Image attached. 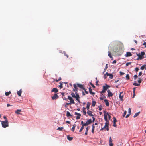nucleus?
<instances>
[{
	"mask_svg": "<svg viewBox=\"0 0 146 146\" xmlns=\"http://www.w3.org/2000/svg\"><path fill=\"white\" fill-rule=\"evenodd\" d=\"M61 82H60V85H59V87L60 88V89L62 88H63V86H62V84L61 83Z\"/></svg>",
	"mask_w": 146,
	"mask_h": 146,
	"instance_id": "nucleus-32",
	"label": "nucleus"
},
{
	"mask_svg": "<svg viewBox=\"0 0 146 146\" xmlns=\"http://www.w3.org/2000/svg\"><path fill=\"white\" fill-rule=\"evenodd\" d=\"M139 70V69L137 67H136V68H135V71L136 72H138Z\"/></svg>",
	"mask_w": 146,
	"mask_h": 146,
	"instance_id": "nucleus-48",
	"label": "nucleus"
},
{
	"mask_svg": "<svg viewBox=\"0 0 146 146\" xmlns=\"http://www.w3.org/2000/svg\"><path fill=\"white\" fill-rule=\"evenodd\" d=\"M113 126L114 127H116L117 125L116 124V123L113 122Z\"/></svg>",
	"mask_w": 146,
	"mask_h": 146,
	"instance_id": "nucleus-46",
	"label": "nucleus"
},
{
	"mask_svg": "<svg viewBox=\"0 0 146 146\" xmlns=\"http://www.w3.org/2000/svg\"><path fill=\"white\" fill-rule=\"evenodd\" d=\"M145 54V53L144 52H142L141 53V54H140L141 55H142L143 56Z\"/></svg>",
	"mask_w": 146,
	"mask_h": 146,
	"instance_id": "nucleus-44",
	"label": "nucleus"
},
{
	"mask_svg": "<svg viewBox=\"0 0 146 146\" xmlns=\"http://www.w3.org/2000/svg\"><path fill=\"white\" fill-rule=\"evenodd\" d=\"M55 81H56V82H58V80H57V79H56V80L54 79L53 82H54Z\"/></svg>",
	"mask_w": 146,
	"mask_h": 146,
	"instance_id": "nucleus-60",
	"label": "nucleus"
},
{
	"mask_svg": "<svg viewBox=\"0 0 146 146\" xmlns=\"http://www.w3.org/2000/svg\"><path fill=\"white\" fill-rule=\"evenodd\" d=\"M94 128H95V127L94 125L93 124L92 125V133H93L94 132Z\"/></svg>",
	"mask_w": 146,
	"mask_h": 146,
	"instance_id": "nucleus-34",
	"label": "nucleus"
},
{
	"mask_svg": "<svg viewBox=\"0 0 146 146\" xmlns=\"http://www.w3.org/2000/svg\"><path fill=\"white\" fill-rule=\"evenodd\" d=\"M140 112H138L136 113L134 115L133 117L135 118L137 116L139 115V114L140 113Z\"/></svg>",
	"mask_w": 146,
	"mask_h": 146,
	"instance_id": "nucleus-25",
	"label": "nucleus"
},
{
	"mask_svg": "<svg viewBox=\"0 0 146 146\" xmlns=\"http://www.w3.org/2000/svg\"><path fill=\"white\" fill-rule=\"evenodd\" d=\"M63 129V127H58L57 129V130H58L59 131H62V130Z\"/></svg>",
	"mask_w": 146,
	"mask_h": 146,
	"instance_id": "nucleus-37",
	"label": "nucleus"
},
{
	"mask_svg": "<svg viewBox=\"0 0 146 146\" xmlns=\"http://www.w3.org/2000/svg\"><path fill=\"white\" fill-rule=\"evenodd\" d=\"M92 112L90 111H88L87 113L89 116H93V115L92 114Z\"/></svg>",
	"mask_w": 146,
	"mask_h": 146,
	"instance_id": "nucleus-15",
	"label": "nucleus"
},
{
	"mask_svg": "<svg viewBox=\"0 0 146 146\" xmlns=\"http://www.w3.org/2000/svg\"><path fill=\"white\" fill-rule=\"evenodd\" d=\"M112 140L111 138V137H110V144H109V145L110 146H113V144L112 143Z\"/></svg>",
	"mask_w": 146,
	"mask_h": 146,
	"instance_id": "nucleus-14",
	"label": "nucleus"
},
{
	"mask_svg": "<svg viewBox=\"0 0 146 146\" xmlns=\"http://www.w3.org/2000/svg\"><path fill=\"white\" fill-rule=\"evenodd\" d=\"M104 78L105 79H106L107 78V77L106 76V73L105 74L104 73Z\"/></svg>",
	"mask_w": 146,
	"mask_h": 146,
	"instance_id": "nucleus-52",
	"label": "nucleus"
},
{
	"mask_svg": "<svg viewBox=\"0 0 146 146\" xmlns=\"http://www.w3.org/2000/svg\"><path fill=\"white\" fill-rule=\"evenodd\" d=\"M75 114L78 115L76 117L77 119H80V116H81V115L80 113L75 112Z\"/></svg>",
	"mask_w": 146,
	"mask_h": 146,
	"instance_id": "nucleus-12",
	"label": "nucleus"
},
{
	"mask_svg": "<svg viewBox=\"0 0 146 146\" xmlns=\"http://www.w3.org/2000/svg\"><path fill=\"white\" fill-rule=\"evenodd\" d=\"M126 78L127 80H129V74H127L126 76Z\"/></svg>",
	"mask_w": 146,
	"mask_h": 146,
	"instance_id": "nucleus-33",
	"label": "nucleus"
},
{
	"mask_svg": "<svg viewBox=\"0 0 146 146\" xmlns=\"http://www.w3.org/2000/svg\"><path fill=\"white\" fill-rule=\"evenodd\" d=\"M58 96L56 94H54L53 96L52 97V99L54 100L58 99Z\"/></svg>",
	"mask_w": 146,
	"mask_h": 146,
	"instance_id": "nucleus-10",
	"label": "nucleus"
},
{
	"mask_svg": "<svg viewBox=\"0 0 146 146\" xmlns=\"http://www.w3.org/2000/svg\"><path fill=\"white\" fill-rule=\"evenodd\" d=\"M113 122L114 123H116L117 121V120L116 118L115 117H114L113 118Z\"/></svg>",
	"mask_w": 146,
	"mask_h": 146,
	"instance_id": "nucleus-43",
	"label": "nucleus"
},
{
	"mask_svg": "<svg viewBox=\"0 0 146 146\" xmlns=\"http://www.w3.org/2000/svg\"><path fill=\"white\" fill-rule=\"evenodd\" d=\"M11 92L10 91L8 92H6L5 93V94L6 96H8L11 94Z\"/></svg>",
	"mask_w": 146,
	"mask_h": 146,
	"instance_id": "nucleus-28",
	"label": "nucleus"
},
{
	"mask_svg": "<svg viewBox=\"0 0 146 146\" xmlns=\"http://www.w3.org/2000/svg\"><path fill=\"white\" fill-rule=\"evenodd\" d=\"M92 118H93V122H94L95 120V118L94 117H92Z\"/></svg>",
	"mask_w": 146,
	"mask_h": 146,
	"instance_id": "nucleus-63",
	"label": "nucleus"
},
{
	"mask_svg": "<svg viewBox=\"0 0 146 146\" xmlns=\"http://www.w3.org/2000/svg\"><path fill=\"white\" fill-rule=\"evenodd\" d=\"M106 98V96H103L102 98L101 97V100H102L103 98Z\"/></svg>",
	"mask_w": 146,
	"mask_h": 146,
	"instance_id": "nucleus-55",
	"label": "nucleus"
},
{
	"mask_svg": "<svg viewBox=\"0 0 146 146\" xmlns=\"http://www.w3.org/2000/svg\"><path fill=\"white\" fill-rule=\"evenodd\" d=\"M124 95V93H123V92H120V93L119 96V97L120 99L122 101L123 100V98Z\"/></svg>",
	"mask_w": 146,
	"mask_h": 146,
	"instance_id": "nucleus-5",
	"label": "nucleus"
},
{
	"mask_svg": "<svg viewBox=\"0 0 146 146\" xmlns=\"http://www.w3.org/2000/svg\"><path fill=\"white\" fill-rule=\"evenodd\" d=\"M110 87V86L106 84H105L104 85L102 86L103 89L101 91V93H104L106 92V91Z\"/></svg>",
	"mask_w": 146,
	"mask_h": 146,
	"instance_id": "nucleus-3",
	"label": "nucleus"
},
{
	"mask_svg": "<svg viewBox=\"0 0 146 146\" xmlns=\"http://www.w3.org/2000/svg\"><path fill=\"white\" fill-rule=\"evenodd\" d=\"M135 88H133V93H135Z\"/></svg>",
	"mask_w": 146,
	"mask_h": 146,
	"instance_id": "nucleus-57",
	"label": "nucleus"
},
{
	"mask_svg": "<svg viewBox=\"0 0 146 146\" xmlns=\"http://www.w3.org/2000/svg\"><path fill=\"white\" fill-rule=\"evenodd\" d=\"M3 118H4V119H5V120H7V117H6L5 116H4L3 117Z\"/></svg>",
	"mask_w": 146,
	"mask_h": 146,
	"instance_id": "nucleus-56",
	"label": "nucleus"
},
{
	"mask_svg": "<svg viewBox=\"0 0 146 146\" xmlns=\"http://www.w3.org/2000/svg\"><path fill=\"white\" fill-rule=\"evenodd\" d=\"M90 84L93 88H95V86L92 83L90 82Z\"/></svg>",
	"mask_w": 146,
	"mask_h": 146,
	"instance_id": "nucleus-40",
	"label": "nucleus"
},
{
	"mask_svg": "<svg viewBox=\"0 0 146 146\" xmlns=\"http://www.w3.org/2000/svg\"><path fill=\"white\" fill-rule=\"evenodd\" d=\"M128 112L130 114H131V110L130 108H129L128 110Z\"/></svg>",
	"mask_w": 146,
	"mask_h": 146,
	"instance_id": "nucleus-51",
	"label": "nucleus"
},
{
	"mask_svg": "<svg viewBox=\"0 0 146 146\" xmlns=\"http://www.w3.org/2000/svg\"><path fill=\"white\" fill-rule=\"evenodd\" d=\"M22 92V91L21 89H20L19 91L17 92V94L19 96H21Z\"/></svg>",
	"mask_w": 146,
	"mask_h": 146,
	"instance_id": "nucleus-17",
	"label": "nucleus"
},
{
	"mask_svg": "<svg viewBox=\"0 0 146 146\" xmlns=\"http://www.w3.org/2000/svg\"><path fill=\"white\" fill-rule=\"evenodd\" d=\"M96 104V102L95 101H92V106L94 107L95 105Z\"/></svg>",
	"mask_w": 146,
	"mask_h": 146,
	"instance_id": "nucleus-36",
	"label": "nucleus"
},
{
	"mask_svg": "<svg viewBox=\"0 0 146 146\" xmlns=\"http://www.w3.org/2000/svg\"><path fill=\"white\" fill-rule=\"evenodd\" d=\"M146 66V65H144L143 66H142L141 67L140 69L141 70H144L145 68V67Z\"/></svg>",
	"mask_w": 146,
	"mask_h": 146,
	"instance_id": "nucleus-29",
	"label": "nucleus"
},
{
	"mask_svg": "<svg viewBox=\"0 0 146 146\" xmlns=\"http://www.w3.org/2000/svg\"><path fill=\"white\" fill-rule=\"evenodd\" d=\"M91 103L89 102H88L87 104L86 108L88 111L89 110L90 108V105Z\"/></svg>",
	"mask_w": 146,
	"mask_h": 146,
	"instance_id": "nucleus-16",
	"label": "nucleus"
},
{
	"mask_svg": "<svg viewBox=\"0 0 146 146\" xmlns=\"http://www.w3.org/2000/svg\"><path fill=\"white\" fill-rule=\"evenodd\" d=\"M108 56L110 58V57H112V56H111V52H110V51H108Z\"/></svg>",
	"mask_w": 146,
	"mask_h": 146,
	"instance_id": "nucleus-31",
	"label": "nucleus"
},
{
	"mask_svg": "<svg viewBox=\"0 0 146 146\" xmlns=\"http://www.w3.org/2000/svg\"><path fill=\"white\" fill-rule=\"evenodd\" d=\"M104 119L106 121L105 125L101 129V130H104L108 131L109 130V121L107 120V116H108V114L106 111H104Z\"/></svg>",
	"mask_w": 146,
	"mask_h": 146,
	"instance_id": "nucleus-2",
	"label": "nucleus"
},
{
	"mask_svg": "<svg viewBox=\"0 0 146 146\" xmlns=\"http://www.w3.org/2000/svg\"><path fill=\"white\" fill-rule=\"evenodd\" d=\"M142 74V72L141 71L140 72L139 74V76H141V75Z\"/></svg>",
	"mask_w": 146,
	"mask_h": 146,
	"instance_id": "nucleus-53",
	"label": "nucleus"
},
{
	"mask_svg": "<svg viewBox=\"0 0 146 146\" xmlns=\"http://www.w3.org/2000/svg\"><path fill=\"white\" fill-rule=\"evenodd\" d=\"M133 85L134 86H139L140 85L139 84H137V83H133Z\"/></svg>",
	"mask_w": 146,
	"mask_h": 146,
	"instance_id": "nucleus-35",
	"label": "nucleus"
},
{
	"mask_svg": "<svg viewBox=\"0 0 146 146\" xmlns=\"http://www.w3.org/2000/svg\"><path fill=\"white\" fill-rule=\"evenodd\" d=\"M143 45H145V46L146 45V42H145L143 43Z\"/></svg>",
	"mask_w": 146,
	"mask_h": 146,
	"instance_id": "nucleus-64",
	"label": "nucleus"
},
{
	"mask_svg": "<svg viewBox=\"0 0 146 146\" xmlns=\"http://www.w3.org/2000/svg\"><path fill=\"white\" fill-rule=\"evenodd\" d=\"M120 75H124L125 74V73H124V72H121L120 71Z\"/></svg>",
	"mask_w": 146,
	"mask_h": 146,
	"instance_id": "nucleus-45",
	"label": "nucleus"
},
{
	"mask_svg": "<svg viewBox=\"0 0 146 146\" xmlns=\"http://www.w3.org/2000/svg\"><path fill=\"white\" fill-rule=\"evenodd\" d=\"M92 122V120L91 119H89L86 122L83 124L84 126H86L88 125L89 124H90Z\"/></svg>",
	"mask_w": 146,
	"mask_h": 146,
	"instance_id": "nucleus-7",
	"label": "nucleus"
},
{
	"mask_svg": "<svg viewBox=\"0 0 146 146\" xmlns=\"http://www.w3.org/2000/svg\"><path fill=\"white\" fill-rule=\"evenodd\" d=\"M66 104L67 105H71V104L70 103H66Z\"/></svg>",
	"mask_w": 146,
	"mask_h": 146,
	"instance_id": "nucleus-59",
	"label": "nucleus"
},
{
	"mask_svg": "<svg viewBox=\"0 0 146 146\" xmlns=\"http://www.w3.org/2000/svg\"><path fill=\"white\" fill-rule=\"evenodd\" d=\"M137 77H138V76H137V75H135L134 76V79L135 80L137 78Z\"/></svg>",
	"mask_w": 146,
	"mask_h": 146,
	"instance_id": "nucleus-41",
	"label": "nucleus"
},
{
	"mask_svg": "<svg viewBox=\"0 0 146 146\" xmlns=\"http://www.w3.org/2000/svg\"><path fill=\"white\" fill-rule=\"evenodd\" d=\"M2 127L5 128L9 126V122L7 120L2 121H1Z\"/></svg>",
	"mask_w": 146,
	"mask_h": 146,
	"instance_id": "nucleus-4",
	"label": "nucleus"
},
{
	"mask_svg": "<svg viewBox=\"0 0 146 146\" xmlns=\"http://www.w3.org/2000/svg\"><path fill=\"white\" fill-rule=\"evenodd\" d=\"M86 108L85 107H83V111L84 113V114L85 115H86Z\"/></svg>",
	"mask_w": 146,
	"mask_h": 146,
	"instance_id": "nucleus-22",
	"label": "nucleus"
},
{
	"mask_svg": "<svg viewBox=\"0 0 146 146\" xmlns=\"http://www.w3.org/2000/svg\"><path fill=\"white\" fill-rule=\"evenodd\" d=\"M98 108H99V110L100 111V110H101V109H100V105L99 106H98Z\"/></svg>",
	"mask_w": 146,
	"mask_h": 146,
	"instance_id": "nucleus-61",
	"label": "nucleus"
},
{
	"mask_svg": "<svg viewBox=\"0 0 146 146\" xmlns=\"http://www.w3.org/2000/svg\"><path fill=\"white\" fill-rule=\"evenodd\" d=\"M68 99L70 100V103L71 104H75L74 100L72 97L68 96Z\"/></svg>",
	"mask_w": 146,
	"mask_h": 146,
	"instance_id": "nucleus-6",
	"label": "nucleus"
},
{
	"mask_svg": "<svg viewBox=\"0 0 146 146\" xmlns=\"http://www.w3.org/2000/svg\"><path fill=\"white\" fill-rule=\"evenodd\" d=\"M73 86L74 88V89H73V91L75 92V94L74 93L72 92L71 93L72 96L73 98H75L76 100L79 103H80V101L79 99L80 97L78 94L77 93L78 90L77 87H79L81 89H84V85L79 83L74 84H73Z\"/></svg>",
	"mask_w": 146,
	"mask_h": 146,
	"instance_id": "nucleus-1",
	"label": "nucleus"
},
{
	"mask_svg": "<svg viewBox=\"0 0 146 146\" xmlns=\"http://www.w3.org/2000/svg\"><path fill=\"white\" fill-rule=\"evenodd\" d=\"M131 114H127L126 116V118H128L129 116Z\"/></svg>",
	"mask_w": 146,
	"mask_h": 146,
	"instance_id": "nucleus-54",
	"label": "nucleus"
},
{
	"mask_svg": "<svg viewBox=\"0 0 146 146\" xmlns=\"http://www.w3.org/2000/svg\"><path fill=\"white\" fill-rule=\"evenodd\" d=\"M127 113V111H125L124 112V113L123 114V117H124L125 115H126V114Z\"/></svg>",
	"mask_w": 146,
	"mask_h": 146,
	"instance_id": "nucleus-39",
	"label": "nucleus"
},
{
	"mask_svg": "<svg viewBox=\"0 0 146 146\" xmlns=\"http://www.w3.org/2000/svg\"><path fill=\"white\" fill-rule=\"evenodd\" d=\"M106 76H109V78L111 79H112L113 78V75L111 74H110L107 72L106 73Z\"/></svg>",
	"mask_w": 146,
	"mask_h": 146,
	"instance_id": "nucleus-11",
	"label": "nucleus"
},
{
	"mask_svg": "<svg viewBox=\"0 0 146 146\" xmlns=\"http://www.w3.org/2000/svg\"><path fill=\"white\" fill-rule=\"evenodd\" d=\"M89 92L90 94L93 95L95 94V93L92 92V89L90 87H89Z\"/></svg>",
	"mask_w": 146,
	"mask_h": 146,
	"instance_id": "nucleus-18",
	"label": "nucleus"
},
{
	"mask_svg": "<svg viewBox=\"0 0 146 146\" xmlns=\"http://www.w3.org/2000/svg\"><path fill=\"white\" fill-rule=\"evenodd\" d=\"M137 55L138 56L139 58L141 60L144 58V57L140 54H137Z\"/></svg>",
	"mask_w": 146,
	"mask_h": 146,
	"instance_id": "nucleus-20",
	"label": "nucleus"
},
{
	"mask_svg": "<svg viewBox=\"0 0 146 146\" xmlns=\"http://www.w3.org/2000/svg\"><path fill=\"white\" fill-rule=\"evenodd\" d=\"M107 65H108V64H106V67H105V68H104V71H105V70L107 68H108V66H107Z\"/></svg>",
	"mask_w": 146,
	"mask_h": 146,
	"instance_id": "nucleus-50",
	"label": "nucleus"
},
{
	"mask_svg": "<svg viewBox=\"0 0 146 146\" xmlns=\"http://www.w3.org/2000/svg\"><path fill=\"white\" fill-rule=\"evenodd\" d=\"M131 62H127V63H126V66H129V65L130 64H131Z\"/></svg>",
	"mask_w": 146,
	"mask_h": 146,
	"instance_id": "nucleus-38",
	"label": "nucleus"
},
{
	"mask_svg": "<svg viewBox=\"0 0 146 146\" xmlns=\"http://www.w3.org/2000/svg\"><path fill=\"white\" fill-rule=\"evenodd\" d=\"M84 126L83 125H82V127H81V128H80V130L79 131L80 132H81L82 131V130L84 129Z\"/></svg>",
	"mask_w": 146,
	"mask_h": 146,
	"instance_id": "nucleus-30",
	"label": "nucleus"
},
{
	"mask_svg": "<svg viewBox=\"0 0 146 146\" xmlns=\"http://www.w3.org/2000/svg\"><path fill=\"white\" fill-rule=\"evenodd\" d=\"M89 129V127H87L86 128V131H85V134L86 135H87L88 131V130Z\"/></svg>",
	"mask_w": 146,
	"mask_h": 146,
	"instance_id": "nucleus-24",
	"label": "nucleus"
},
{
	"mask_svg": "<svg viewBox=\"0 0 146 146\" xmlns=\"http://www.w3.org/2000/svg\"><path fill=\"white\" fill-rule=\"evenodd\" d=\"M67 139L69 141H71L72 140L73 138L70 137L69 136H67Z\"/></svg>",
	"mask_w": 146,
	"mask_h": 146,
	"instance_id": "nucleus-27",
	"label": "nucleus"
},
{
	"mask_svg": "<svg viewBox=\"0 0 146 146\" xmlns=\"http://www.w3.org/2000/svg\"><path fill=\"white\" fill-rule=\"evenodd\" d=\"M107 92H108V97H110L112 96L113 94L110 90L108 89L107 90Z\"/></svg>",
	"mask_w": 146,
	"mask_h": 146,
	"instance_id": "nucleus-8",
	"label": "nucleus"
},
{
	"mask_svg": "<svg viewBox=\"0 0 146 146\" xmlns=\"http://www.w3.org/2000/svg\"><path fill=\"white\" fill-rule=\"evenodd\" d=\"M52 92L57 93L58 92V90L57 88H54L52 90Z\"/></svg>",
	"mask_w": 146,
	"mask_h": 146,
	"instance_id": "nucleus-19",
	"label": "nucleus"
},
{
	"mask_svg": "<svg viewBox=\"0 0 146 146\" xmlns=\"http://www.w3.org/2000/svg\"><path fill=\"white\" fill-rule=\"evenodd\" d=\"M141 81H142L141 79L140 78H139V79L138 81V82L139 83H141Z\"/></svg>",
	"mask_w": 146,
	"mask_h": 146,
	"instance_id": "nucleus-42",
	"label": "nucleus"
},
{
	"mask_svg": "<svg viewBox=\"0 0 146 146\" xmlns=\"http://www.w3.org/2000/svg\"><path fill=\"white\" fill-rule=\"evenodd\" d=\"M66 116L68 117H72V116L70 114V113L68 111H67L66 112Z\"/></svg>",
	"mask_w": 146,
	"mask_h": 146,
	"instance_id": "nucleus-21",
	"label": "nucleus"
},
{
	"mask_svg": "<svg viewBox=\"0 0 146 146\" xmlns=\"http://www.w3.org/2000/svg\"><path fill=\"white\" fill-rule=\"evenodd\" d=\"M108 118H109V119H110L111 118V117L110 115H108Z\"/></svg>",
	"mask_w": 146,
	"mask_h": 146,
	"instance_id": "nucleus-58",
	"label": "nucleus"
},
{
	"mask_svg": "<svg viewBox=\"0 0 146 146\" xmlns=\"http://www.w3.org/2000/svg\"><path fill=\"white\" fill-rule=\"evenodd\" d=\"M84 89H82L84 90L86 94H88V92L87 91H86V89H85V88L84 87Z\"/></svg>",
	"mask_w": 146,
	"mask_h": 146,
	"instance_id": "nucleus-47",
	"label": "nucleus"
},
{
	"mask_svg": "<svg viewBox=\"0 0 146 146\" xmlns=\"http://www.w3.org/2000/svg\"><path fill=\"white\" fill-rule=\"evenodd\" d=\"M84 122L83 121H81V124L82 125H83V124H84Z\"/></svg>",
	"mask_w": 146,
	"mask_h": 146,
	"instance_id": "nucleus-62",
	"label": "nucleus"
},
{
	"mask_svg": "<svg viewBox=\"0 0 146 146\" xmlns=\"http://www.w3.org/2000/svg\"><path fill=\"white\" fill-rule=\"evenodd\" d=\"M21 111V110H18L15 111V113L17 114H20V113H19Z\"/></svg>",
	"mask_w": 146,
	"mask_h": 146,
	"instance_id": "nucleus-23",
	"label": "nucleus"
},
{
	"mask_svg": "<svg viewBox=\"0 0 146 146\" xmlns=\"http://www.w3.org/2000/svg\"><path fill=\"white\" fill-rule=\"evenodd\" d=\"M104 101L106 105L108 107L109 106H110V103H109L108 100L106 99H105L104 100Z\"/></svg>",
	"mask_w": 146,
	"mask_h": 146,
	"instance_id": "nucleus-9",
	"label": "nucleus"
},
{
	"mask_svg": "<svg viewBox=\"0 0 146 146\" xmlns=\"http://www.w3.org/2000/svg\"><path fill=\"white\" fill-rule=\"evenodd\" d=\"M132 55V54L130 52H127L126 53L125 55V56L126 57H129Z\"/></svg>",
	"mask_w": 146,
	"mask_h": 146,
	"instance_id": "nucleus-13",
	"label": "nucleus"
},
{
	"mask_svg": "<svg viewBox=\"0 0 146 146\" xmlns=\"http://www.w3.org/2000/svg\"><path fill=\"white\" fill-rule=\"evenodd\" d=\"M116 63V61L114 60L112 62V63L113 64H115Z\"/></svg>",
	"mask_w": 146,
	"mask_h": 146,
	"instance_id": "nucleus-49",
	"label": "nucleus"
},
{
	"mask_svg": "<svg viewBox=\"0 0 146 146\" xmlns=\"http://www.w3.org/2000/svg\"><path fill=\"white\" fill-rule=\"evenodd\" d=\"M76 126V124H74L73 125V127L72 129V131L74 132V130L75 129V127Z\"/></svg>",
	"mask_w": 146,
	"mask_h": 146,
	"instance_id": "nucleus-26",
	"label": "nucleus"
}]
</instances>
